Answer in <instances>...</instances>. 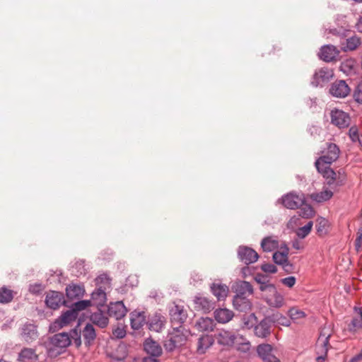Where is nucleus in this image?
Segmentation results:
<instances>
[{
  "label": "nucleus",
  "instance_id": "nucleus-54",
  "mask_svg": "<svg viewBox=\"0 0 362 362\" xmlns=\"http://www.w3.org/2000/svg\"><path fill=\"white\" fill-rule=\"evenodd\" d=\"M45 287L41 284H35L30 285L29 286V291L33 294H39L43 290Z\"/></svg>",
  "mask_w": 362,
  "mask_h": 362
},
{
  "label": "nucleus",
  "instance_id": "nucleus-48",
  "mask_svg": "<svg viewBox=\"0 0 362 362\" xmlns=\"http://www.w3.org/2000/svg\"><path fill=\"white\" fill-rule=\"evenodd\" d=\"M84 262L83 260L78 261L72 268V274L76 276L85 274Z\"/></svg>",
  "mask_w": 362,
  "mask_h": 362
},
{
  "label": "nucleus",
  "instance_id": "nucleus-27",
  "mask_svg": "<svg viewBox=\"0 0 362 362\" xmlns=\"http://www.w3.org/2000/svg\"><path fill=\"white\" fill-rule=\"evenodd\" d=\"M235 295L240 296H250L253 294V287L250 282L239 281L234 286Z\"/></svg>",
  "mask_w": 362,
  "mask_h": 362
},
{
  "label": "nucleus",
  "instance_id": "nucleus-10",
  "mask_svg": "<svg viewBox=\"0 0 362 362\" xmlns=\"http://www.w3.org/2000/svg\"><path fill=\"white\" fill-rule=\"evenodd\" d=\"M173 327L182 326L187 319V315L182 306L175 305L169 311Z\"/></svg>",
  "mask_w": 362,
  "mask_h": 362
},
{
  "label": "nucleus",
  "instance_id": "nucleus-63",
  "mask_svg": "<svg viewBox=\"0 0 362 362\" xmlns=\"http://www.w3.org/2000/svg\"><path fill=\"white\" fill-rule=\"evenodd\" d=\"M292 247L296 250H302L303 248V244L297 239L292 241Z\"/></svg>",
  "mask_w": 362,
  "mask_h": 362
},
{
  "label": "nucleus",
  "instance_id": "nucleus-13",
  "mask_svg": "<svg viewBox=\"0 0 362 362\" xmlns=\"http://www.w3.org/2000/svg\"><path fill=\"white\" fill-rule=\"evenodd\" d=\"M45 304L48 308L52 310L58 309L60 305L63 304L66 306H69L66 302L64 300L63 294L54 291H50L47 293L45 298Z\"/></svg>",
  "mask_w": 362,
  "mask_h": 362
},
{
  "label": "nucleus",
  "instance_id": "nucleus-19",
  "mask_svg": "<svg viewBox=\"0 0 362 362\" xmlns=\"http://www.w3.org/2000/svg\"><path fill=\"white\" fill-rule=\"evenodd\" d=\"M193 301L195 309L204 313L211 312L215 308V302L206 297L195 296Z\"/></svg>",
  "mask_w": 362,
  "mask_h": 362
},
{
  "label": "nucleus",
  "instance_id": "nucleus-5",
  "mask_svg": "<svg viewBox=\"0 0 362 362\" xmlns=\"http://www.w3.org/2000/svg\"><path fill=\"white\" fill-rule=\"evenodd\" d=\"M279 201L286 208L296 209L303 205L305 203V197L303 194H297L294 192H290L282 196Z\"/></svg>",
  "mask_w": 362,
  "mask_h": 362
},
{
  "label": "nucleus",
  "instance_id": "nucleus-38",
  "mask_svg": "<svg viewBox=\"0 0 362 362\" xmlns=\"http://www.w3.org/2000/svg\"><path fill=\"white\" fill-rule=\"evenodd\" d=\"M361 44L360 38L356 35H353L346 40V45L341 49L346 51H352L356 49Z\"/></svg>",
  "mask_w": 362,
  "mask_h": 362
},
{
  "label": "nucleus",
  "instance_id": "nucleus-40",
  "mask_svg": "<svg viewBox=\"0 0 362 362\" xmlns=\"http://www.w3.org/2000/svg\"><path fill=\"white\" fill-rule=\"evenodd\" d=\"M355 61L349 59L343 61L340 65V70L346 75L351 74L355 72Z\"/></svg>",
  "mask_w": 362,
  "mask_h": 362
},
{
  "label": "nucleus",
  "instance_id": "nucleus-15",
  "mask_svg": "<svg viewBox=\"0 0 362 362\" xmlns=\"http://www.w3.org/2000/svg\"><path fill=\"white\" fill-rule=\"evenodd\" d=\"M238 337L239 335L231 331L221 329L214 334V340L216 339L221 345L230 346L234 344Z\"/></svg>",
  "mask_w": 362,
  "mask_h": 362
},
{
  "label": "nucleus",
  "instance_id": "nucleus-53",
  "mask_svg": "<svg viewBox=\"0 0 362 362\" xmlns=\"http://www.w3.org/2000/svg\"><path fill=\"white\" fill-rule=\"evenodd\" d=\"M261 269L263 272L269 274H275L277 272L276 267L273 264H263Z\"/></svg>",
  "mask_w": 362,
  "mask_h": 362
},
{
  "label": "nucleus",
  "instance_id": "nucleus-33",
  "mask_svg": "<svg viewBox=\"0 0 362 362\" xmlns=\"http://www.w3.org/2000/svg\"><path fill=\"white\" fill-rule=\"evenodd\" d=\"M37 358L35 349L31 348H23L18 354L20 362H36Z\"/></svg>",
  "mask_w": 362,
  "mask_h": 362
},
{
  "label": "nucleus",
  "instance_id": "nucleus-46",
  "mask_svg": "<svg viewBox=\"0 0 362 362\" xmlns=\"http://www.w3.org/2000/svg\"><path fill=\"white\" fill-rule=\"evenodd\" d=\"M289 317L293 320L302 319L305 317V313L296 308H291L288 311Z\"/></svg>",
  "mask_w": 362,
  "mask_h": 362
},
{
  "label": "nucleus",
  "instance_id": "nucleus-28",
  "mask_svg": "<svg viewBox=\"0 0 362 362\" xmlns=\"http://www.w3.org/2000/svg\"><path fill=\"white\" fill-rule=\"evenodd\" d=\"M146 323L144 312L134 310L130 313L131 327L134 330H139Z\"/></svg>",
  "mask_w": 362,
  "mask_h": 362
},
{
  "label": "nucleus",
  "instance_id": "nucleus-58",
  "mask_svg": "<svg viewBox=\"0 0 362 362\" xmlns=\"http://www.w3.org/2000/svg\"><path fill=\"white\" fill-rule=\"evenodd\" d=\"M283 269L287 274H291L293 272L294 266L292 263H291L288 259L285 263L281 264Z\"/></svg>",
  "mask_w": 362,
  "mask_h": 362
},
{
  "label": "nucleus",
  "instance_id": "nucleus-39",
  "mask_svg": "<svg viewBox=\"0 0 362 362\" xmlns=\"http://www.w3.org/2000/svg\"><path fill=\"white\" fill-rule=\"evenodd\" d=\"M329 227V222L328 221L323 218V217H319L316 220V230L319 235H324L327 233V228Z\"/></svg>",
  "mask_w": 362,
  "mask_h": 362
},
{
  "label": "nucleus",
  "instance_id": "nucleus-6",
  "mask_svg": "<svg viewBox=\"0 0 362 362\" xmlns=\"http://www.w3.org/2000/svg\"><path fill=\"white\" fill-rule=\"evenodd\" d=\"M78 317V313L76 310L70 309L63 313L51 325L50 329L55 330L62 328L68 325L71 322L76 320Z\"/></svg>",
  "mask_w": 362,
  "mask_h": 362
},
{
  "label": "nucleus",
  "instance_id": "nucleus-52",
  "mask_svg": "<svg viewBox=\"0 0 362 362\" xmlns=\"http://www.w3.org/2000/svg\"><path fill=\"white\" fill-rule=\"evenodd\" d=\"M280 282L283 285H284L288 288H292L296 284V279L295 276H290L281 279L280 280Z\"/></svg>",
  "mask_w": 362,
  "mask_h": 362
},
{
  "label": "nucleus",
  "instance_id": "nucleus-60",
  "mask_svg": "<svg viewBox=\"0 0 362 362\" xmlns=\"http://www.w3.org/2000/svg\"><path fill=\"white\" fill-rule=\"evenodd\" d=\"M254 279L257 284L269 281L268 276L262 274H256V276L254 277Z\"/></svg>",
  "mask_w": 362,
  "mask_h": 362
},
{
  "label": "nucleus",
  "instance_id": "nucleus-14",
  "mask_svg": "<svg viewBox=\"0 0 362 362\" xmlns=\"http://www.w3.org/2000/svg\"><path fill=\"white\" fill-rule=\"evenodd\" d=\"M240 260L248 265L257 261L259 255L252 248L247 246H240L238 250Z\"/></svg>",
  "mask_w": 362,
  "mask_h": 362
},
{
  "label": "nucleus",
  "instance_id": "nucleus-37",
  "mask_svg": "<svg viewBox=\"0 0 362 362\" xmlns=\"http://www.w3.org/2000/svg\"><path fill=\"white\" fill-rule=\"evenodd\" d=\"M268 317L269 318L272 324L273 323L285 327H288L291 325L290 319L287 318L286 316L279 313L272 314V315L268 316Z\"/></svg>",
  "mask_w": 362,
  "mask_h": 362
},
{
  "label": "nucleus",
  "instance_id": "nucleus-17",
  "mask_svg": "<svg viewBox=\"0 0 362 362\" xmlns=\"http://www.w3.org/2000/svg\"><path fill=\"white\" fill-rule=\"evenodd\" d=\"M272 323L267 317L262 319L254 327L255 335L259 338H267L271 334Z\"/></svg>",
  "mask_w": 362,
  "mask_h": 362
},
{
  "label": "nucleus",
  "instance_id": "nucleus-25",
  "mask_svg": "<svg viewBox=\"0 0 362 362\" xmlns=\"http://www.w3.org/2000/svg\"><path fill=\"white\" fill-rule=\"evenodd\" d=\"M144 349L148 356H160L163 349L160 345L151 338H148L144 343Z\"/></svg>",
  "mask_w": 362,
  "mask_h": 362
},
{
  "label": "nucleus",
  "instance_id": "nucleus-31",
  "mask_svg": "<svg viewBox=\"0 0 362 362\" xmlns=\"http://www.w3.org/2000/svg\"><path fill=\"white\" fill-rule=\"evenodd\" d=\"M214 316L218 323L225 324L233 319L234 313L227 308H218L214 312Z\"/></svg>",
  "mask_w": 362,
  "mask_h": 362
},
{
  "label": "nucleus",
  "instance_id": "nucleus-64",
  "mask_svg": "<svg viewBox=\"0 0 362 362\" xmlns=\"http://www.w3.org/2000/svg\"><path fill=\"white\" fill-rule=\"evenodd\" d=\"M159 356H146L143 359V362H160L158 358Z\"/></svg>",
  "mask_w": 362,
  "mask_h": 362
},
{
  "label": "nucleus",
  "instance_id": "nucleus-32",
  "mask_svg": "<svg viewBox=\"0 0 362 362\" xmlns=\"http://www.w3.org/2000/svg\"><path fill=\"white\" fill-rule=\"evenodd\" d=\"M214 337L211 335L204 334L201 336L197 341V352L199 354H204L206 350L214 344Z\"/></svg>",
  "mask_w": 362,
  "mask_h": 362
},
{
  "label": "nucleus",
  "instance_id": "nucleus-8",
  "mask_svg": "<svg viewBox=\"0 0 362 362\" xmlns=\"http://www.w3.org/2000/svg\"><path fill=\"white\" fill-rule=\"evenodd\" d=\"M263 298L267 304L273 308H281L286 303L284 296L277 291L276 287L267 295H264Z\"/></svg>",
  "mask_w": 362,
  "mask_h": 362
},
{
  "label": "nucleus",
  "instance_id": "nucleus-59",
  "mask_svg": "<svg viewBox=\"0 0 362 362\" xmlns=\"http://www.w3.org/2000/svg\"><path fill=\"white\" fill-rule=\"evenodd\" d=\"M95 281H96L97 284H109L110 283V279H109V277H108V276L107 274H101V275L98 276L95 279Z\"/></svg>",
  "mask_w": 362,
  "mask_h": 362
},
{
  "label": "nucleus",
  "instance_id": "nucleus-62",
  "mask_svg": "<svg viewBox=\"0 0 362 362\" xmlns=\"http://www.w3.org/2000/svg\"><path fill=\"white\" fill-rule=\"evenodd\" d=\"M362 245V228H360L358 232V236L355 241V245L357 249L361 247Z\"/></svg>",
  "mask_w": 362,
  "mask_h": 362
},
{
  "label": "nucleus",
  "instance_id": "nucleus-11",
  "mask_svg": "<svg viewBox=\"0 0 362 362\" xmlns=\"http://www.w3.org/2000/svg\"><path fill=\"white\" fill-rule=\"evenodd\" d=\"M331 122L339 129L346 128L350 124V117L345 112L335 109L331 111Z\"/></svg>",
  "mask_w": 362,
  "mask_h": 362
},
{
  "label": "nucleus",
  "instance_id": "nucleus-47",
  "mask_svg": "<svg viewBox=\"0 0 362 362\" xmlns=\"http://www.w3.org/2000/svg\"><path fill=\"white\" fill-rule=\"evenodd\" d=\"M126 334L125 327L122 324H118L115 328L112 329V336L116 339H122Z\"/></svg>",
  "mask_w": 362,
  "mask_h": 362
},
{
  "label": "nucleus",
  "instance_id": "nucleus-51",
  "mask_svg": "<svg viewBox=\"0 0 362 362\" xmlns=\"http://www.w3.org/2000/svg\"><path fill=\"white\" fill-rule=\"evenodd\" d=\"M180 346L177 344V342L173 340L170 336L169 339L165 340L164 343V347L167 351H173L175 350L177 347H179Z\"/></svg>",
  "mask_w": 362,
  "mask_h": 362
},
{
  "label": "nucleus",
  "instance_id": "nucleus-4",
  "mask_svg": "<svg viewBox=\"0 0 362 362\" xmlns=\"http://www.w3.org/2000/svg\"><path fill=\"white\" fill-rule=\"evenodd\" d=\"M334 76L333 70L328 67H322L313 74L311 85L314 87H323L328 83Z\"/></svg>",
  "mask_w": 362,
  "mask_h": 362
},
{
  "label": "nucleus",
  "instance_id": "nucleus-9",
  "mask_svg": "<svg viewBox=\"0 0 362 362\" xmlns=\"http://www.w3.org/2000/svg\"><path fill=\"white\" fill-rule=\"evenodd\" d=\"M128 310L121 300L111 302L107 305V315L117 320L122 319L127 313Z\"/></svg>",
  "mask_w": 362,
  "mask_h": 362
},
{
  "label": "nucleus",
  "instance_id": "nucleus-12",
  "mask_svg": "<svg viewBox=\"0 0 362 362\" xmlns=\"http://www.w3.org/2000/svg\"><path fill=\"white\" fill-rule=\"evenodd\" d=\"M21 337L28 344L37 340L39 337L37 326L30 322L25 323L21 328Z\"/></svg>",
  "mask_w": 362,
  "mask_h": 362
},
{
  "label": "nucleus",
  "instance_id": "nucleus-57",
  "mask_svg": "<svg viewBox=\"0 0 362 362\" xmlns=\"http://www.w3.org/2000/svg\"><path fill=\"white\" fill-rule=\"evenodd\" d=\"M254 274V267L245 266L241 269V274L243 278H246Z\"/></svg>",
  "mask_w": 362,
  "mask_h": 362
},
{
  "label": "nucleus",
  "instance_id": "nucleus-1",
  "mask_svg": "<svg viewBox=\"0 0 362 362\" xmlns=\"http://www.w3.org/2000/svg\"><path fill=\"white\" fill-rule=\"evenodd\" d=\"M339 154L340 150L338 146L329 143L325 154L318 158L315 162L317 170L325 180V184L332 189L344 185L346 179L344 170L340 169L335 172L330 168V165L338 159Z\"/></svg>",
  "mask_w": 362,
  "mask_h": 362
},
{
  "label": "nucleus",
  "instance_id": "nucleus-45",
  "mask_svg": "<svg viewBox=\"0 0 362 362\" xmlns=\"http://www.w3.org/2000/svg\"><path fill=\"white\" fill-rule=\"evenodd\" d=\"M315 211L312 206L308 204H305V203L300 207V210L298 211L299 216L306 218L312 217Z\"/></svg>",
  "mask_w": 362,
  "mask_h": 362
},
{
  "label": "nucleus",
  "instance_id": "nucleus-26",
  "mask_svg": "<svg viewBox=\"0 0 362 362\" xmlns=\"http://www.w3.org/2000/svg\"><path fill=\"white\" fill-rule=\"evenodd\" d=\"M107 300L106 293L101 287L96 288L91 293V305H94L98 308L103 307Z\"/></svg>",
  "mask_w": 362,
  "mask_h": 362
},
{
  "label": "nucleus",
  "instance_id": "nucleus-23",
  "mask_svg": "<svg viewBox=\"0 0 362 362\" xmlns=\"http://www.w3.org/2000/svg\"><path fill=\"white\" fill-rule=\"evenodd\" d=\"M189 335V330L182 326L173 327V331L169 336L177 342L180 346L183 345Z\"/></svg>",
  "mask_w": 362,
  "mask_h": 362
},
{
  "label": "nucleus",
  "instance_id": "nucleus-55",
  "mask_svg": "<svg viewBox=\"0 0 362 362\" xmlns=\"http://www.w3.org/2000/svg\"><path fill=\"white\" fill-rule=\"evenodd\" d=\"M349 135L353 142L359 141L358 129L356 127H351L349 130Z\"/></svg>",
  "mask_w": 362,
  "mask_h": 362
},
{
  "label": "nucleus",
  "instance_id": "nucleus-20",
  "mask_svg": "<svg viewBox=\"0 0 362 362\" xmlns=\"http://www.w3.org/2000/svg\"><path fill=\"white\" fill-rule=\"evenodd\" d=\"M258 356L264 362H279V359L272 354V346L268 344H259L257 348Z\"/></svg>",
  "mask_w": 362,
  "mask_h": 362
},
{
  "label": "nucleus",
  "instance_id": "nucleus-22",
  "mask_svg": "<svg viewBox=\"0 0 362 362\" xmlns=\"http://www.w3.org/2000/svg\"><path fill=\"white\" fill-rule=\"evenodd\" d=\"M78 332L81 334V337H83L84 343L87 346L92 345L96 339L97 334L95 329L94 328V326L90 322H88L83 328V329L78 331Z\"/></svg>",
  "mask_w": 362,
  "mask_h": 362
},
{
  "label": "nucleus",
  "instance_id": "nucleus-61",
  "mask_svg": "<svg viewBox=\"0 0 362 362\" xmlns=\"http://www.w3.org/2000/svg\"><path fill=\"white\" fill-rule=\"evenodd\" d=\"M320 131H321L320 127L318 126H316V125H313L308 129V132H310V135L313 136L320 134Z\"/></svg>",
  "mask_w": 362,
  "mask_h": 362
},
{
  "label": "nucleus",
  "instance_id": "nucleus-44",
  "mask_svg": "<svg viewBox=\"0 0 362 362\" xmlns=\"http://www.w3.org/2000/svg\"><path fill=\"white\" fill-rule=\"evenodd\" d=\"M313 226V222L311 221H308L306 223V225H305L304 226L300 227L296 230V235L298 236V238H299L300 239L305 238L310 233Z\"/></svg>",
  "mask_w": 362,
  "mask_h": 362
},
{
  "label": "nucleus",
  "instance_id": "nucleus-35",
  "mask_svg": "<svg viewBox=\"0 0 362 362\" xmlns=\"http://www.w3.org/2000/svg\"><path fill=\"white\" fill-rule=\"evenodd\" d=\"M332 196L333 192L324 187L321 192L311 194L310 198L317 203H322L330 199Z\"/></svg>",
  "mask_w": 362,
  "mask_h": 362
},
{
  "label": "nucleus",
  "instance_id": "nucleus-18",
  "mask_svg": "<svg viewBox=\"0 0 362 362\" xmlns=\"http://www.w3.org/2000/svg\"><path fill=\"white\" fill-rule=\"evenodd\" d=\"M100 308H98L96 312L92 313L89 317L90 323L93 325L104 329L109 325V317Z\"/></svg>",
  "mask_w": 362,
  "mask_h": 362
},
{
  "label": "nucleus",
  "instance_id": "nucleus-3",
  "mask_svg": "<svg viewBox=\"0 0 362 362\" xmlns=\"http://www.w3.org/2000/svg\"><path fill=\"white\" fill-rule=\"evenodd\" d=\"M331 334L329 328L324 327L322 329L315 346L317 362H322L327 357Z\"/></svg>",
  "mask_w": 362,
  "mask_h": 362
},
{
  "label": "nucleus",
  "instance_id": "nucleus-30",
  "mask_svg": "<svg viewBox=\"0 0 362 362\" xmlns=\"http://www.w3.org/2000/svg\"><path fill=\"white\" fill-rule=\"evenodd\" d=\"M84 292L83 286L74 284H69L66 288V297L71 300L81 298Z\"/></svg>",
  "mask_w": 362,
  "mask_h": 362
},
{
  "label": "nucleus",
  "instance_id": "nucleus-49",
  "mask_svg": "<svg viewBox=\"0 0 362 362\" xmlns=\"http://www.w3.org/2000/svg\"><path fill=\"white\" fill-rule=\"evenodd\" d=\"M90 305L91 304L89 300H78L74 303L71 309L76 310V313H78V311L83 310Z\"/></svg>",
  "mask_w": 362,
  "mask_h": 362
},
{
  "label": "nucleus",
  "instance_id": "nucleus-34",
  "mask_svg": "<svg viewBox=\"0 0 362 362\" xmlns=\"http://www.w3.org/2000/svg\"><path fill=\"white\" fill-rule=\"evenodd\" d=\"M214 321L210 317H201L196 323V328L200 332H210L214 329Z\"/></svg>",
  "mask_w": 362,
  "mask_h": 362
},
{
  "label": "nucleus",
  "instance_id": "nucleus-36",
  "mask_svg": "<svg viewBox=\"0 0 362 362\" xmlns=\"http://www.w3.org/2000/svg\"><path fill=\"white\" fill-rule=\"evenodd\" d=\"M261 247L264 252H272L279 247L277 240L273 237L268 236L262 239L261 242Z\"/></svg>",
  "mask_w": 362,
  "mask_h": 362
},
{
  "label": "nucleus",
  "instance_id": "nucleus-2",
  "mask_svg": "<svg viewBox=\"0 0 362 362\" xmlns=\"http://www.w3.org/2000/svg\"><path fill=\"white\" fill-rule=\"evenodd\" d=\"M72 329L69 332H61L51 337L48 343L49 354L53 355L54 349H64L67 348L73 340L75 346L79 347L81 345V334L78 332L77 327Z\"/></svg>",
  "mask_w": 362,
  "mask_h": 362
},
{
  "label": "nucleus",
  "instance_id": "nucleus-43",
  "mask_svg": "<svg viewBox=\"0 0 362 362\" xmlns=\"http://www.w3.org/2000/svg\"><path fill=\"white\" fill-rule=\"evenodd\" d=\"M13 298V291L6 286L0 288V303H7Z\"/></svg>",
  "mask_w": 362,
  "mask_h": 362
},
{
  "label": "nucleus",
  "instance_id": "nucleus-29",
  "mask_svg": "<svg viewBox=\"0 0 362 362\" xmlns=\"http://www.w3.org/2000/svg\"><path fill=\"white\" fill-rule=\"evenodd\" d=\"M233 305L235 309L240 312L250 310L252 303L247 296H235L233 299Z\"/></svg>",
  "mask_w": 362,
  "mask_h": 362
},
{
  "label": "nucleus",
  "instance_id": "nucleus-56",
  "mask_svg": "<svg viewBox=\"0 0 362 362\" xmlns=\"http://www.w3.org/2000/svg\"><path fill=\"white\" fill-rule=\"evenodd\" d=\"M354 98L356 102L362 104V87H361V82L359 83L357 89L354 91Z\"/></svg>",
  "mask_w": 362,
  "mask_h": 362
},
{
  "label": "nucleus",
  "instance_id": "nucleus-7",
  "mask_svg": "<svg viewBox=\"0 0 362 362\" xmlns=\"http://www.w3.org/2000/svg\"><path fill=\"white\" fill-rule=\"evenodd\" d=\"M165 316L160 312H155L148 315L146 325L151 331L159 332L165 327Z\"/></svg>",
  "mask_w": 362,
  "mask_h": 362
},
{
  "label": "nucleus",
  "instance_id": "nucleus-50",
  "mask_svg": "<svg viewBox=\"0 0 362 362\" xmlns=\"http://www.w3.org/2000/svg\"><path fill=\"white\" fill-rule=\"evenodd\" d=\"M259 290L264 293V295H267L268 293L272 291V290L276 287L274 284H271L269 281L266 282L259 283Z\"/></svg>",
  "mask_w": 362,
  "mask_h": 362
},
{
  "label": "nucleus",
  "instance_id": "nucleus-42",
  "mask_svg": "<svg viewBox=\"0 0 362 362\" xmlns=\"http://www.w3.org/2000/svg\"><path fill=\"white\" fill-rule=\"evenodd\" d=\"M288 248L285 247L282 252L276 251L273 254L274 262L279 265L285 263L288 259Z\"/></svg>",
  "mask_w": 362,
  "mask_h": 362
},
{
  "label": "nucleus",
  "instance_id": "nucleus-21",
  "mask_svg": "<svg viewBox=\"0 0 362 362\" xmlns=\"http://www.w3.org/2000/svg\"><path fill=\"white\" fill-rule=\"evenodd\" d=\"M210 291L218 300H225L229 293L227 285L221 282H214L210 285Z\"/></svg>",
  "mask_w": 362,
  "mask_h": 362
},
{
  "label": "nucleus",
  "instance_id": "nucleus-41",
  "mask_svg": "<svg viewBox=\"0 0 362 362\" xmlns=\"http://www.w3.org/2000/svg\"><path fill=\"white\" fill-rule=\"evenodd\" d=\"M362 327V311L358 310V315L354 317L349 325V330L350 332H356Z\"/></svg>",
  "mask_w": 362,
  "mask_h": 362
},
{
  "label": "nucleus",
  "instance_id": "nucleus-16",
  "mask_svg": "<svg viewBox=\"0 0 362 362\" xmlns=\"http://www.w3.org/2000/svg\"><path fill=\"white\" fill-rule=\"evenodd\" d=\"M329 93L334 97L343 98L349 95L350 88L345 81L339 80L332 84Z\"/></svg>",
  "mask_w": 362,
  "mask_h": 362
},
{
  "label": "nucleus",
  "instance_id": "nucleus-24",
  "mask_svg": "<svg viewBox=\"0 0 362 362\" xmlns=\"http://www.w3.org/2000/svg\"><path fill=\"white\" fill-rule=\"evenodd\" d=\"M339 54V51L333 45H324L318 54L320 58L325 62H330L334 60Z\"/></svg>",
  "mask_w": 362,
  "mask_h": 362
}]
</instances>
